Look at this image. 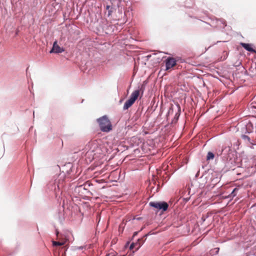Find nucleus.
<instances>
[{"mask_svg": "<svg viewBox=\"0 0 256 256\" xmlns=\"http://www.w3.org/2000/svg\"><path fill=\"white\" fill-rule=\"evenodd\" d=\"M100 130L103 132H109L112 128V123L106 116H102L97 119Z\"/></svg>", "mask_w": 256, "mask_h": 256, "instance_id": "f257e3e1", "label": "nucleus"}, {"mask_svg": "<svg viewBox=\"0 0 256 256\" xmlns=\"http://www.w3.org/2000/svg\"><path fill=\"white\" fill-rule=\"evenodd\" d=\"M139 94V90H136L133 92L131 94L130 98L126 102L123 107L124 110H128L129 108H130L138 98Z\"/></svg>", "mask_w": 256, "mask_h": 256, "instance_id": "f03ea898", "label": "nucleus"}, {"mask_svg": "<svg viewBox=\"0 0 256 256\" xmlns=\"http://www.w3.org/2000/svg\"><path fill=\"white\" fill-rule=\"evenodd\" d=\"M150 205L156 209L162 210L163 211H166L168 206V204L164 202H150Z\"/></svg>", "mask_w": 256, "mask_h": 256, "instance_id": "7ed1b4c3", "label": "nucleus"}, {"mask_svg": "<svg viewBox=\"0 0 256 256\" xmlns=\"http://www.w3.org/2000/svg\"><path fill=\"white\" fill-rule=\"evenodd\" d=\"M176 64V59L172 57H168L166 60V70L174 68Z\"/></svg>", "mask_w": 256, "mask_h": 256, "instance_id": "20e7f679", "label": "nucleus"}, {"mask_svg": "<svg viewBox=\"0 0 256 256\" xmlns=\"http://www.w3.org/2000/svg\"><path fill=\"white\" fill-rule=\"evenodd\" d=\"M64 49L60 47L57 44V42L55 41L54 42L53 46L51 50L50 53L54 52L56 54L62 53L64 52Z\"/></svg>", "mask_w": 256, "mask_h": 256, "instance_id": "39448f33", "label": "nucleus"}, {"mask_svg": "<svg viewBox=\"0 0 256 256\" xmlns=\"http://www.w3.org/2000/svg\"><path fill=\"white\" fill-rule=\"evenodd\" d=\"M241 45L248 51L250 52H255V50L251 47L250 44L246 43H241Z\"/></svg>", "mask_w": 256, "mask_h": 256, "instance_id": "423d86ee", "label": "nucleus"}, {"mask_svg": "<svg viewBox=\"0 0 256 256\" xmlns=\"http://www.w3.org/2000/svg\"><path fill=\"white\" fill-rule=\"evenodd\" d=\"M214 154L212 152H210L208 153V155L206 156V160H212V159H214Z\"/></svg>", "mask_w": 256, "mask_h": 256, "instance_id": "0eeeda50", "label": "nucleus"}, {"mask_svg": "<svg viewBox=\"0 0 256 256\" xmlns=\"http://www.w3.org/2000/svg\"><path fill=\"white\" fill-rule=\"evenodd\" d=\"M52 244L54 246H63L65 244V242H56V241H53Z\"/></svg>", "mask_w": 256, "mask_h": 256, "instance_id": "6e6552de", "label": "nucleus"}, {"mask_svg": "<svg viewBox=\"0 0 256 256\" xmlns=\"http://www.w3.org/2000/svg\"><path fill=\"white\" fill-rule=\"evenodd\" d=\"M250 110L252 113L256 115V104H252Z\"/></svg>", "mask_w": 256, "mask_h": 256, "instance_id": "1a4fd4ad", "label": "nucleus"}, {"mask_svg": "<svg viewBox=\"0 0 256 256\" xmlns=\"http://www.w3.org/2000/svg\"><path fill=\"white\" fill-rule=\"evenodd\" d=\"M142 241V240H140L139 239L138 240V242H136V246H137V248H136V250H138L140 246H141L142 244H143V242H140Z\"/></svg>", "mask_w": 256, "mask_h": 256, "instance_id": "9d476101", "label": "nucleus"}, {"mask_svg": "<svg viewBox=\"0 0 256 256\" xmlns=\"http://www.w3.org/2000/svg\"><path fill=\"white\" fill-rule=\"evenodd\" d=\"M237 190H238V189L236 188H234V190H232V193L230 194L231 196H234L236 195L235 192Z\"/></svg>", "mask_w": 256, "mask_h": 256, "instance_id": "9b49d317", "label": "nucleus"}, {"mask_svg": "<svg viewBox=\"0 0 256 256\" xmlns=\"http://www.w3.org/2000/svg\"><path fill=\"white\" fill-rule=\"evenodd\" d=\"M242 138L244 140H247L248 141L250 140V138L247 136H246V135L242 136Z\"/></svg>", "mask_w": 256, "mask_h": 256, "instance_id": "f8f14e48", "label": "nucleus"}, {"mask_svg": "<svg viewBox=\"0 0 256 256\" xmlns=\"http://www.w3.org/2000/svg\"><path fill=\"white\" fill-rule=\"evenodd\" d=\"M112 8H110V9L108 10V16H110L112 14Z\"/></svg>", "mask_w": 256, "mask_h": 256, "instance_id": "ddd939ff", "label": "nucleus"}, {"mask_svg": "<svg viewBox=\"0 0 256 256\" xmlns=\"http://www.w3.org/2000/svg\"><path fill=\"white\" fill-rule=\"evenodd\" d=\"M136 244L134 243H132L131 245L130 246V249L132 250L136 246Z\"/></svg>", "mask_w": 256, "mask_h": 256, "instance_id": "4468645a", "label": "nucleus"}, {"mask_svg": "<svg viewBox=\"0 0 256 256\" xmlns=\"http://www.w3.org/2000/svg\"><path fill=\"white\" fill-rule=\"evenodd\" d=\"M216 250V254H218L219 250H220V248H215Z\"/></svg>", "mask_w": 256, "mask_h": 256, "instance_id": "2eb2a0df", "label": "nucleus"}, {"mask_svg": "<svg viewBox=\"0 0 256 256\" xmlns=\"http://www.w3.org/2000/svg\"><path fill=\"white\" fill-rule=\"evenodd\" d=\"M106 10H108L112 8L110 6H106Z\"/></svg>", "mask_w": 256, "mask_h": 256, "instance_id": "dca6fc26", "label": "nucleus"}, {"mask_svg": "<svg viewBox=\"0 0 256 256\" xmlns=\"http://www.w3.org/2000/svg\"><path fill=\"white\" fill-rule=\"evenodd\" d=\"M222 151H223V150H222L220 151V153L219 155L222 154Z\"/></svg>", "mask_w": 256, "mask_h": 256, "instance_id": "f3484780", "label": "nucleus"}, {"mask_svg": "<svg viewBox=\"0 0 256 256\" xmlns=\"http://www.w3.org/2000/svg\"><path fill=\"white\" fill-rule=\"evenodd\" d=\"M137 233H138V232H134V236L136 235V234H137Z\"/></svg>", "mask_w": 256, "mask_h": 256, "instance_id": "a211bd4d", "label": "nucleus"}]
</instances>
